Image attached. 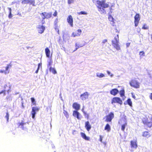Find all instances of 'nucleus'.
I'll list each match as a JSON object with an SVG mask.
<instances>
[{"mask_svg": "<svg viewBox=\"0 0 152 152\" xmlns=\"http://www.w3.org/2000/svg\"><path fill=\"white\" fill-rule=\"evenodd\" d=\"M139 54L140 55V56H144V55H145V53L143 51H140V53H139Z\"/></svg>", "mask_w": 152, "mask_h": 152, "instance_id": "nucleus-40", "label": "nucleus"}, {"mask_svg": "<svg viewBox=\"0 0 152 152\" xmlns=\"http://www.w3.org/2000/svg\"><path fill=\"white\" fill-rule=\"evenodd\" d=\"M57 12L56 11V10L55 11V12H54V13H53V15L54 16L56 17L57 16Z\"/></svg>", "mask_w": 152, "mask_h": 152, "instance_id": "nucleus-43", "label": "nucleus"}, {"mask_svg": "<svg viewBox=\"0 0 152 152\" xmlns=\"http://www.w3.org/2000/svg\"><path fill=\"white\" fill-rule=\"evenodd\" d=\"M52 64V61H50V62H49V63H48V65L50 66Z\"/></svg>", "mask_w": 152, "mask_h": 152, "instance_id": "nucleus-49", "label": "nucleus"}, {"mask_svg": "<svg viewBox=\"0 0 152 152\" xmlns=\"http://www.w3.org/2000/svg\"><path fill=\"white\" fill-rule=\"evenodd\" d=\"M77 110H74L73 112V115L75 117H76L78 119H80V118L79 117V113L77 111Z\"/></svg>", "mask_w": 152, "mask_h": 152, "instance_id": "nucleus-21", "label": "nucleus"}, {"mask_svg": "<svg viewBox=\"0 0 152 152\" xmlns=\"http://www.w3.org/2000/svg\"><path fill=\"white\" fill-rule=\"evenodd\" d=\"M49 71L51 72L53 74H55L57 72L56 70L54 68L50 67L49 68Z\"/></svg>", "mask_w": 152, "mask_h": 152, "instance_id": "nucleus-28", "label": "nucleus"}, {"mask_svg": "<svg viewBox=\"0 0 152 152\" xmlns=\"http://www.w3.org/2000/svg\"><path fill=\"white\" fill-rule=\"evenodd\" d=\"M108 72V74H109V72Z\"/></svg>", "mask_w": 152, "mask_h": 152, "instance_id": "nucleus-56", "label": "nucleus"}, {"mask_svg": "<svg viewBox=\"0 0 152 152\" xmlns=\"http://www.w3.org/2000/svg\"><path fill=\"white\" fill-rule=\"evenodd\" d=\"M67 22L70 25L71 27L73 26V19L72 16L71 15H69L68 16L67 18Z\"/></svg>", "mask_w": 152, "mask_h": 152, "instance_id": "nucleus-13", "label": "nucleus"}, {"mask_svg": "<svg viewBox=\"0 0 152 152\" xmlns=\"http://www.w3.org/2000/svg\"><path fill=\"white\" fill-rule=\"evenodd\" d=\"M108 19L109 21L111 22V23L112 25L114 26V24L115 23L114 22V19L112 16L110 15H109L108 16Z\"/></svg>", "mask_w": 152, "mask_h": 152, "instance_id": "nucleus-22", "label": "nucleus"}, {"mask_svg": "<svg viewBox=\"0 0 152 152\" xmlns=\"http://www.w3.org/2000/svg\"><path fill=\"white\" fill-rule=\"evenodd\" d=\"M86 118L88 119L89 118V115L88 114H86Z\"/></svg>", "mask_w": 152, "mask_h": 152, "instance_id": "nucleus-52", "label": "nucleus"}, {"mask_svg": "<svg viewBox=\"0 0 152 152\" xmlns=\"http://www.w3.org/2000/svg\"><path fill=\"white\" fill-rule=\"evenodd\" d=\"M120 96L121 97L124 96L125 91L124 89H121L120 91Z\"/></svg>", "mask_w": 152, "mask_h": 152, "instance_id": "nucleus-29", "label": "nucleus"}, {"mask_svg": "<svg viewBox=\"0 0 152 152\" xmlns=\"http://www.w3.org/2000/svg\"><path fill=\"white\" fill-rule=\"evenodd\" d=\"M40 15L42 17V24L43 25L45 23V21L44 20L45 19H48L51 18L52 16V13L44 12L40 13Z\"/></svg>", "mask_w": 152, "mask_h": 152, "instance_id": "nucleus-4", "label": "nucleus"}, {"mask_svg": "<svg viewBox=\"0 0 152 152\" xmlns=\"http://www.w3.org/2000/svg\"><path fill=\"white\" fill-rule=\"evenodd\" d=\"M29 0H23L22 3L23 4H28Z\"/></svg>", "mask_w": 152, "mask_h": 152, "instance_id": "nucleus-35", "label": "nucleus"}, {"mask_svg": "<svg viewBox=\"0 0 152 152\" xmlns=\"http://www.w3.org/2000/svg\"><path fill=\"white\" fill-rule=\"evenodd\" d=\"M104 129L105 130L107 131V132H109L111 130L110 126L109 124H107L105 126Z\"/></svg>", "mask_w": 152, "mask_h": 152, "instance_id": "nucleus-24", "label": "nucleus"}, {"mask_svg": "<svg viewBox=\"0 0 152 152\" xmlns=\"http://www.w3.org/2000/svg\"><path fill=\"white\" fill-rule=\"evenodd\" d=\"M140 17L139 13H137L134 16V26L135 27L137 26L139 21L140 20Z\"/></svg>", "mask_w": 152, "mask_h": 152, "instance_id": "nucleus-8", "label": "nucleus"}, {"mask_svg": "<svg viewBox=\"0 0 152 152\" xmlns=\"http://www.w3.org/2000/svg\"><path fill=\"white\" fill-rule=\"evenodd\" d=\"M81 30L80 29H79L76 31L75 32H73L72 35L74 37L79 36L81 34Z\"/></svg>", "mask_w": 152, "mask_h": 152, "instance_id": "nucleus-11", "label": "nucleus"}, {"mask_svg": "<svg viewBox=\"0 0 152 152\" xmlns=\"http://www.w3.org/2000/svg\"><path fill=\"white\" fill-rule=\"evenodd\" d=\"M129 84L131 86L135 88H140V83L135 79L131 80L129 82Z\"/></svg>", "mask_w": 152, "mask_h": 152, "instance_id": "nucleus-5", "label": "nucleus"}, {"mask_svg": "<svg viewBox=\"0 0 152 152\" xmlns=\"http://www.w3.org/2000/svg\"><path fill=\"white\" fill-rule=\"evenodd\" d=\"M115 30L117 34L116 36L114 37V40L112 41V45L117 50H119L120 49V47L118 44L119 43L118 34L119 31L116 29H115Z\"/></svg>", "mask_w": 152, "mask_h": 152, "instance_id": "nucleus-2", "label": "nucleus"}, {"mask_svg": "<svg viewBox=\"0 0 152 152\" xmlns=\"http://www.w3.org/2000/svg\"><path fill=\"white\" fill-rule=\"evenodd\" d=\"M41 65H42V64L41 63H39L38 64V67L37 68H39V69L40 66H41Z\"/></svg>", "mask_w": 152, "mask_h": 152, "instance_id": "nucleus-48", "label": "nucleus"}, {"mask_svg": "<svg viewBox=\"0 0 152 152\" xmlns=\"http://www.w3.org/2000/svg\"><path fill=\"white\" fill-rule=\"evenodd\" d=\"M119 92L118 90L116 88H114L112 89L110 92V94L113 96H115Z\"/></svg>", "mask_w": 152, "mask_h": 152, "instance_id": "nucleus-19", "label": "nucleus"}, {"mask_svg": "<svg viewBox=\"0 0 152 152\" xmlns=\"http://www.w3.org/2000/svg\"><path fill=\"white\" fill-rule=\"evenodd\" d=\"M127 104L130 106H132V103L130 99H128L127 100Z\"/></svg>", "mask_w": 152, "mask_h": 152, "instance_id": "nucleus-32", "label": "nucleus"}, {"mask_svg": "<svg viewBox=\"0 0 152 152\" xmlns=\"http://www.w3.org/2000/svg\"><path fill=\"white\" fill-rule=\"evenodd\" d=\"M107 42V40L106 39H105L102 41V42L104 44Z\"/></svg>", "mask_w": 152, "mask_h": 152, "instance_id": "nucleus-44", "label": "nucleus"}, {"mask_svg": "<svg viewBox=\"0 0 152 152\" xmlns=\"http://www.w3.org/2000/svg\"><path fill=\"white\" fill-rule=\"evenodd\" d=\"M31 100L33 104L35 105L36 104L34 98L33 97H31Z\"/></svg>", "mask_w": 152, "mask_h": 152, "instance_id": "nucleus-33", "label": "nucleus"}, {"mask_svg": "<svg viewBox=\"0 0 152 152\" xmlns=\"http://www.w3.org/2000/svg\"><path fill=\"white\" fill-rule=\"evenodd\" d=\"M45 52L46 56L48 57H49L50 56V51L49 48H48L45 49Z\"/></svg>", "mask_w": 152, "mask_h": 152, "instance_id": "nucleus-25", "label": "nucleus"}, {"mask_svg": "<svg viewBox=\"0 0 152 152\" xmlns=\"http://www.w3.org/2000/svg\"><path fill=\"white\" fill-rule=\"evenodd\" d=\"M5 118L7 119V121L8 122L9 119V114L8 112L6 113V115L5 116Z\"/></svg>", "mask_w": 152, "mask_h": 152, "instance_id": "nucleus-38", "label": "nucleus"}, {"mask_svg": "<svg viewBox=\"0 0 152 152\" xmlns=\"http://www.w3.org/2000/svg\"><path fill=\"white\" fill-rule=\"evenodd\" d=\"M74 0H68V3L69 4H70L72 3H73Z\"/></svg>", "mask_w": 152, "mask_h": 152, "instance_id": "nucleus-41", "label": "nucleus"}, {"mask_svg": "<svg viewBox=\"0 0 152 152\" xmlns=\"http://www.w3.org/2000/svg\"><path fill=\"white\" fill-rule=\"evenodd\" d=\"M39 110V108L37 107H32L31 114L32 115V117L33 119L34 118L35 115L36 114V112L38 111Z\"/></svg>", "mask_w": 152, "mask_h": 152, "instance_id": "nucleus-10", "label": "nucleus"}, {"mask_svg": "<svg viewBox=\"0 0 152 152\" xmlns=\"http://www.w3.org/2000/svg\"><path fill=\"white\" fill-rule=\"evenodd\" d=\"M22 107L23 108H24V105H23V103H22Z\"/></svg>", "mask_w": 152, "mask_h": 152, "instance_id": "nucleus-53", "label": "nucleus"}, {"mask_svg": "<svg viewBox=\"0 0 152 152\" xmlns=\"http://www.w3.org/2000/svg\"><path fill=\"white\" fill-rule=\"evenodd\" d=\"M77 14L79 15H86L87 14V13L85 11H81L80 12H78L77 13Z\"/></svg>", "mask_w": 152, "mask_h": 152, "instance_id": "nucleus-34", "label": "nucleus"}, {"mask_svg": "<svg viewBox=\"0 0 152 152\" xmlns=\"http://www.w3.org/2000/svg\"><path fill=\"white\" fill-rule=\"evenodd\" d=\"M73 108L76 110H78L80 108V105L77 102L74 103L72 105Z\"/></svg>", "mask_w": 152, "mask_h": 152, "instance_id": "nucleus-16", "label": "nucleus"}, {"mask_svg": "<svg viewBox=\"0 0 152 152\" xmlns=\"http://www.w3.org/2000/svg\"><path fill=\"white\" fill-rule=\"evenodd\" d=\"M65 112L66 113H67V112L66 111H65Z\"/></svg>", "mask_w": 152, "mask_h": 152, "instance_id": "nucleus-57", "label": "nucleus"}, {"mask_svg": "<svg viewBox=\"0 0 152 152\" xmlns=\"http://www.w3.org/2000/svg\"><path fill=\"white\" fill-rule=\"evenodd\" d=\"M96 6L98 11L101 14H105L106 13L105 9L109 7V5L106 3L104 0H98L96 1Z\"/></svg>", "mask_w": 152, "mask_h": 152, "instance_id": "nucleus-1", "label": "nucleus"}, {"mask_svg": "<svg viewBox=\"0 0 152 152\" xmlns=\"http://www.w3.org/2000/svg\"><path fill=\"white\" fill-rule=\"evenodd\" d=\"M149 97L150 99L152 100V93L150 94L149 96Z\"/></svg>", "mask_w": 152, "mask_h": 152, "instance_id": "nucleus-45", "label": "nucleus"}, {"mask_svg": "<svg viewBox=\"0 0 152 152\" xmlns=\"http://www.w3.org/2000/svg\"><path fill=\"white\" fill-rule=\"evenodd\" d=\"M85 127L88 131H89L91 128V126L88 121L85 122Z\"/></svg>", "mask_w": 152, "mask_h": 152, "instance_id": "nucleus-15", "label": "nucleus"}, {"mask_svg": "<svg viewBox=\"0 0 152 152\" xmlns=\"http://www.w3.org/2000/svg\"><path fill=\"white\" fill-rule=\"evenodd\" d=\"M132 148H136L137 147V140H135L134 141H131L130 142Z\"/></svg>", "mask_w": 152, "mask_h": 152, "instance_id": "nucleus-18", "label": "nucleus"}, {"mask_svg": "<svg viewBox=\"0 0 152 152\" xmlns=\"http://www.w3.org/2000/svg\"><path fill=\"white\" fill-rule=\"evenodd\" d=\"M1 94V92H0V94Z\"/></svg>", "mask_w": 152, "mask_h": 152, "instance_id": "nucleus-54", "label": "nucleus"}, {"mask_svg": "<svg viewBox=\"0 0 152 152\" xmlns=\"http://www.w3.org/2000/svg\"><path fill=\"white\" fill-rule=\"evenodd\" d=\"M132 97L134 99H136V97H135V95L134 94H132Z\"/></svg>", "mask_w": 152, "mask_h": 152, "instance_id": "nucleus-47", "label": "nucleus"}, {"mask_svg": "<svg viewBox=\"0 0 152 152\" xmlns=\"http://www.w3.org/2000/svg\"><path fill=\"white\" fill-rule=\"evenodd\" d=\"M26 123L24 121H22L21 122L18 123V127L19 128L21 126L22 129L24 130L25 128L24 127V126L26 124Z\"/></svg>", "mask_w": 152, "mask_h": 152, "instance_id": "nucleus-17", "label": "nucleus"}, {"mask_svg": "<svg viewBox=\"0 0 152 152\" xmlns=\"http://www.w3.org/2000/svg\"><path fill=\"white\" fill-rule=\"evenodd\" d=\"M142 123L147 127L151 128L152 126V117L146 116L142 119Z\"/></svg>", "mask_w": 152, "mask_h": 152, "instance_id": "nucleus-3", "label": "nucleus"}, {"mask_svg": "<svg viewBox=\"0 0 152 152\" xmlns=\"http://www.w3.org/2000/svg\"><path fill=\"white\" fill-rule=\"evenodd\" d=\"M127 123L126 122L125 124H123L121 126V129L123 131H124L125 127L127 126Z\"/></svg>", "mask_w": 152, "mask_h": 152, "instance_id": "nucleus-31", "label": "nucleus"}, {"mask_svg": "<svg viewBox=\"0 0 152 152\" xmlns=\"http://www.w3.org/2000/svg\"><path fill=\"white\" fill-rule=\"evenodd\" d=\"M96 76L97 77H99L100 78L102 77H104V74L102 73H101L99 75H97Z\"/></svg>", "mask_w": 152, "mask_h": 152, "instance_id": "nucleus-39", "label": "nucleus"}, {"mask_svg": "<svg viewBox=\"0 0 152 152\" xmlns=\"http://www.w3.org/2000/svg\"><path fill=\"white\" fill-rule=\"evenodd\" d=\"M12 66V64L11 63H10L9 64H7V66L5 67V70H1L0 71V72L1 73H4L5 74H8L9 73V71L8 70V69L11 68Z\"/></svg>", "mask_w": 152, "mask_h": 152, "instance_id": "nucleus-9", "label": "nucleus"}, {"mask_svg": "<svg viewBox=\"0 0 152 152\" xmlns=\"http://www.w3.org/2000/svg\"><path fill=\"white\" fill-rule=\"evenodd\" d=\"M55 29L56 31H57L58 34H59V27L57 25H56V26L55 27Z\"/></svg>", "mask_w": 152, "mask_h": 152, "instance_id": "nucleus-36", "label": "nucleus"}, {"mask_svg": "<svg viewBox=\"0 0 152 152\" xmlns=\"http://www.w3.org/2000/svg\"><path fill=\"white\" fill-rule=\"evenodd\" d=\"M8 9L9 10V15H8V17L10 18H11L12 17V15L11 13V8H8Z\"/></svg>", "mask_w": 152, "mask_h": 152, "instance_id": "nucleus-30", "label": "nucleus"}, {"mask_svg": "<svg viewBox=\"0 0 152 152\" xmlns=\"http://www.w3.org/2000/svg\"><path fill=\"white\" fill-rule=\"evenodd\" d=\"M35 0H29L28 4H29L30 5H31L32 6H35Z\"/></svg>", "mask_w": 152, "mask_h": 152, "instance_id": "nucleus-27", "label": "nucleus"}, {"mask_svg": "<svg viewBox=\"0 0 152 152\" xmlns=\"http://www.w3.org/2000/svg\"><path fill=\"white\" fill-rule=\"evenodd\" d=\"M39 69V68H37V70L35 71V73H37L38 72Z\"/></svg>", "mask_w": 152, "mask_h": 152, "instance_id": "nucleus-50", "label": "nucleus"}, {"mask_svg": "<svg viewBox=\"0 0 152 152\" xmlns=\"http://www.w3.org/2000/svg\"><path fill=\"white\" fill-rule=\"evenodd\" d=\"M149 28L148 26H147L146 24H144L143 25L142 27V29H148Z\"/></svg>", "mask_w": 152, "mask_h": 152, "instance_id": "nucleus-37", "label": "nucleus"}, {"mask_svg": "<svg viewBox=\"0 0 152 152\" xmlns=\"http://www.w3.org/2000/svg\"><path fill=\"white\" fill-rule=\"evenodd\" d=\"M76 45V49H75L74 51H75L78 48H79V46H77V45Z\"/></svg>", "mask_w": 152, "mask_h": 152, "instance_id": "nucleus-51", "label": "nucleus"}, {"mask_svg": "<svg viewBox=\"0 0 152 152\" xmlns=\"http://www.w3.org/2000/svg\"><path fill=\"white\" fill-rule=\"evenodd\" d=\"M114 115L113 112H110L108 115L105 116V121L106 122H110L114 118Z\"/></svg>", "mask_w": 152, "mask_h": 152, "instance_id": "nucleus-6", "label": "nucleus"}, {"mask_svg": "<svg viewBox=\"0 0 152 152\" xmlns=\"http://www.w3.org/2000/svg\"><path fill=\"white\" fill-rule=\"evenodd\" d=\"M142 136L143 137L148 138L150 137L151 135L148 132L145 131L143 133Z\"/></svg>", "mask_w": 152, "mask_h": 152, "instance_id": "nucleus-23", "label": "nucleus"}, {"mask_svg": "<svg viewBox=\"0 0 152 152\" xmlns=\"http://www.w3.org/2000/svg\"><path fill=\"white\" fill-rule=\"evenodd\" d=\"M99 141H100L101 142H102L103 137L101 135H100L99 136Z\"/></svg>", "mask_w": 152, "mask_h": 152, "instance_id": "nucleus-42", "label": "nucleus"}, {"mask_svg": "<svg viewBox=\"0 0 152 152\" xmlns=\"http://www.w3.org/2000/svg\"><path fill=\"white\" fill-rule=\"evenodd\" d=\"M80 135L81 137L85 140L87 141L90 140V138L89 137H87L84 133L83 132H81Z\"/></svg>", "mask_w": 152, "mask_h": 152, "instance_id": "nucleus-20", "label": "nucleus"}, {"mask_svg": "<svg viewBox=\"0 0 152 152\" xmlns=\"http://www.w3.org/2000/svg\"><path fill=\"white\" fill-rule=\"evenodd\" d=\"M7 87H8V86L7 85H5L4 86V88L5 89L4 90H2L1 92V94H3L4 95L6 94V92L7 91L8 92H9L10 90H7L6 89V88Z\"/></svg>", "mask_w": 152, "mask_h": 152, "instance_id": "nucleus-26", "label": "nucleus"}, {"mask_svg": "<svg viewBox=\"0 0 152 152\" xmlns=\"http://www.w3.org/2000/svg\"><path fill=\"white\" fill-rule=\"evenodd\" d=\"M89 94L88 93L86 92L80 95V97L82 100H85L88 98Z\"/></svg>", "mask_w": 152, "mask_h": 152, "instance_id": "nucleus-12", "label": "nucleus"}, {"mask_svg": "<svg viewBox=\"0 0 152 152\" xmlns=\"http://www.w3.org/2000/svg\"><path fill=\"white\" fill-rule=\"evenodd\" d=\"M114 103H117L121 105L122 104L123 102L119 97H114L113 98L111 101L112 104H113Z\"/></svg>", "mask_w": 152, "mask_h": 152, "instance_id": "nucleus-7", "label": "nucleus"}, {"mask_svg": "<svg viewBox=\"0 0 152 152\" xmlns=\"http://www.w3.org/2000/svg\"><path fill=\"white\" fill-rule=\"evenodd\" d=\"M104 143V144H105H105H106V142H105V143Z\"/></svg>", "mask_w": 152, "mask_h": 152, "instance_id": "nucleus-55", "label": "nucleus"}, {"mask_svg": "<svg viewBox=\"0 0 152 152\" xmlns=\"http://www.w3.org/2000/svg\"><path fill=\"white\" fill-rule=\"evenodd\" d=\"M38 32L40 34L43 33L45 29V27L42 25L39 26L38 27Z\"/></svg>", "mask_w": 152, "mask_h": 152, "instance_id": "nucleus-14", "label": "nucleus"}, {"mask_svg": "<svg viewBox=\"0 0 152 152\" xmlns=\"http://www.w3.org/2000/svg\"><path fill=\"white\" fill-rule=\"evenodd\" d=\"M130 43H127L126 44V46L127 47H128L130 45Z\"/></svg>", "mask_w": 152, "mask_h": 152, "instance_id": "nucleus-46", "label": "nucleus"}]
</instances>
